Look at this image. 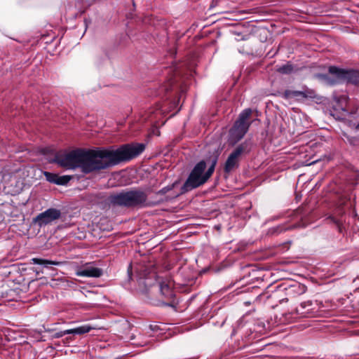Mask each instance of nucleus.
I'll use <instances>...</instances> for the list:
<instances>
[{
  "instance_id": "1",
  "label": "nucleus",
  "mask_w": 359,
  "mask_h": 359,
  "mask_svg": "<svg viewBox=\"0 0 359 359\" xmlns=\"http://www.w3.org/2000/svg\"><path fill=\"white\" fill-rule=\"evenodd\" d=\"M143 144H126L116 150L77 149L61 151L51 161L66 170L80 169L83 173L107 169L121 161L130 160L144 150Z\"/></svg>"
},
{
  "instance_id": "2",
  "label": "nucleus",
  "mask_w": 359,
  "mask_h": 359,
  "mask_svg": "<svg viewBox=\"0 0 359 359\" xmlns=\"http://www.w3.org/2000/svg\"><path fill=\"white\" fill-rule=\"evenodd\" d=\"M217 162V158H215L212 160L211 165L205 173L204 170L206 168L205 162L204 161H201L198 163L191 170L187 180L182 187V191L186 192L190 191L205 183L212 175Z\"/></svg>"
},
{
  "instance_id": "3",
  "label": "nucleus",
  "mask_w": 359,
  "mask_h": 359,
  "mask_svg": "<svg viewBox=\"0 0 359 359\" xmlns=\"http://www.w3.org/2000/svg\"><path fill=\"white\" fill-rule=\"evenodd\" d=\"M147 194L140 190H131L111 195L108 201L114 205L124 207L142 206L146 203Z\"/></svg>"
},
{
  "instance_id": "4",
  "label": "nucleus",
  "mask_w": 359,
  "mask_h": 359,
  "mask_svg": "<svg viewBox=\"0 0 359 359\" xmlns=\"http://www.w3.org/2000/svg\"><path fill=\"white\" fill-rule=\"evenodd\" d=\"M252 114L250 109L243 110L239 115L238 119L229 131V142L234 144L241 140L250 127L249 118Z\"/></svg>"
},
{
  "instance_id": "5",
  "label": "nucleus",
  "mask_w": 359,
  "mask_h": 359,
  "mask_svg": "<svg viewBox=\"0 0 359 359\" xmlns=\"http://www.w3.org/2000/svg\"><path fill=\"white\" fill-rule=\"evenodd\" d=\"M329 73L334 76V79L327 81V83L333 85L339 81H345L357 85L359 83V72L354 70H344L336 67H330Z\"/></svg>"
},
{
  "instance_id": "6",
  "label": "nucleus",
  "mask_w": 359,
  "mask_h": 359,
  "mask_svg": "<svg viewBox=\"0 0 359 359\" xmlns=\"http://www.w3.org/2000/svg\"><path fill=\"white\" fill-rule=\"evenodd\" d=\"M315 91L308 88H303L302 90H286L283 94V97L287 100L300 101L306 98H314Z\"/></svg>"
},
{
  "instance_id": "7",
  "label": "nucleus",
  "mask_w": 359,
  "mask_h": 359,
  "mask_svg": "<svg viewBox=\"0 0 359 359\" xmlns=\"http://www.w3.org/2000/svg\"><path fill=\"white\" fill-rule=\"evenodd\" d=\"M244 150V145L241 144L230 154L224 165V171L226 172L229 173L238 166L241 156Z\"/></svg>"
},
{
  "instance_id": "8",
  "label": "nucleus",
  "mask_w": 359,
  "mask_h": 359,
  "mask_svg": "<svg viewBox=\"0 0 359 359\" xmlns=\"http://www.w3.org/2000/svg\"><path fill=\"white\" fill-rule=\"evenodd\" d=\"M61 215L60 211L55 208H49L43 212L39 214L36 218V222L39 226L46 225L56 219Z\"/></svg>"
},
{
  "instance_id": "9",
  "label": "nucleus",
  "mask_w": 359,
  "mask_h": 359,
  "mask_svg": "<svg viewBox=\"0 0 359 359\" xmlns=\"http://www.w3.org/2000/svg\"><path fill=\"white\" fill-rule=\"evenodd\" d=\"M102 273L103 271L101 269L95 267L90 264H86L76 272L77 276L90 278H99Z\"/></svg>"
},
{
  "instance_id": "10",
  "label": "nucleus",
  "mask_w": 359,
  "mask_h": 359,
  "mask_svg": "<svg viewBox=\"0 0 359 359\" xmlns=\"http://www.w3.org/2000/svg\"><path fill=\"white\" fill-rule=\"evenodd\" d=\"M93 327L88 325H84L74 329L66 330L57 334V337H62L66 334H83L89 332Z\"/></svg>"
},
{
  "instance_id": "11",
  "label": "nucleus",
  "mask_w": 359,
  "mask_h": 359,
  "mask_svg": "<svg viewBox=\"0 0 359 359\" xmlns=\"http://www.w3.org/2000/svg\"><path fill=\"white\" fill-rule=\"evenodd\" d=\"M160 291L161 294L167 299H170L174 297L172 291L173 284L171 281H162L160 283Z\"/></svg>"
},
{
  "instance_id": "12",
  "label": "nucleus",
  "mask_w": 359,
  "mask_h": 359,
  "mask_svg": "<svg viewBox=\"0 0 359 359\" xmlns=\"http://www.w3.org/2000/svg\"><path fill=\"white\" fill-rule=\"evenodd\" d=\"M31 263L34 264L44 265L45 266H48V265L59 266L62 264L60 262L50 261V260L39 259V258L32 259Z\"/></svg>"
},
{
  "instance_id": "13",
  "label": "nucleus",
  "mask_w": 359,
  "mask_h": 359,
  "mask_svg": "<svg viewBox=\"0 0 359 359\" xmlns=\"http://www.w3.org/2000/svg\"><path fill=\"white\" fill-rule=\"evenodd\" d=\"M293 70L292 65L287 63L278 68V72L281 74H290Z\"/></svg>"
},
{
  "instance_id": "14",
  "label": "nucleus",
  "mask_w": 359,
  "mask_h": 359,
  "mask_svg": "<svg viewBox=\"0 0 359 359\" xmlns=\"http://www.w3.org/2000/svg\"><path fill=\"white\" fill-rule=\"evenodd\" d=\"M44 175L48 182L54 183L56 184V182L57 181V179H58V175L51 173L49 172H44Z\"/></svg>"
},
{
  "instance_id": "15",
  "label": "nucleus",
  "mask_w": 359,
  "mask_h": 359,
  "mask_svg": "<svg viewBox=\"0 0 359 359\" xmlns=\"http://www.w3.org/2000/svg\"><path fill=\"white\" fill-rule=\"evenodd\" d=\"M72 177L70 175H63V176H59L57 181L56 182V184L58 185H65L67 184L71 180Z\"/></svg>"
},
{
  "instance_id": "16",
  "label": "nucleus",
  "mask_w": 359,
  "mask_h": 359,
  "mask_svg": "<svg viewBox=\"0 0 359 359\" xmlns=\"http://www.w3.org/2000/svg\"><path fill=\"white\" fill-rule=\"evenodd\" d=\"M339 99L341 102H347V97L345 95L341 96Z\"/></svg>"
},
{
  "instance_id": "17",
  "label": "nucleus",
  "mask_w": 359,
  "mask_h": 359,
  "mask_svg": "<svg viewBox=\"0 0 359 359\" xmlns=\"http://www.w3.org/2000/svg\"><path fill=\"white\" fill-rule=\"evenodd\" d=\"M318 76L328 80V76L327 75L318 74Z\"/></svg>"
},
{
  "instance_id": "18",
  "label": "nucleus",
  "mask_w": 359,
  "mask_h": 359,
  "mask_svg": "<svg viewBox=\"0 0 359 359\" xmlns=\"http://www.w3.org/2000/svg\"><path fill=\"white\" fill-rule=\"evenodd\" d=\"M306 306V302H304V303H302L300 306L302 308V309H304Z\"/></svg>"
},
{
  "instance_id": "19",
  "label": "nucleus",
  "mask_w": 359,
  "mask_h": 359,
  "mask_svg": "<svg viewBox=\"0 0 359 359\" xmlns=\"http://www.w3.org/2000/svg\"><path fill=\"white\" fill-rule=\"evenodd\" d=\"M356 129L359 130V123L356 126Z\"/></svg>"
}]
</instances>
